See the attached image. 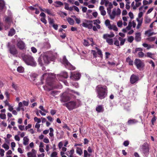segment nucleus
Listing matches in <instances>:
<instances>
[{"label": "nucleus", "instance_id": "obj_25", "mask_svg": "<svg viewBox=\"0 0 157 157\" xmlns=\"http://www.w3.org/2000/svg\"><path fill=\"white\" fill-rule=\"evenodd\" d=\"M138 121L135 119H130L128 121L127 123L128 125H131L137 123Z\"/></svg>", "mask_w": 157, "mask_h": 157}, {"label": "nucleus", "instance_id": "obj_63", "mask_svg": "<svg viewBox=\"0 0 157 157\" xmlns=\"http://www.w3.org/2000/svg\"><path fill=\"white\" fill-rule=\"evenodd\" d=\"M47 118L48 120L50 122H52L53 121V118L51 116H48L47 117Z\"/></svg>", "mask_w": 157, "mask_h": 157}, {"label": "nucleus", "instance_id": "obj_46", "mask_svg": "<svg viewBox=\"0 0 157 157\" xmlns=\"http://www.w3.org/2000/svg\"><path fill=\"white\" fill-rule=\"evenodd\" d=\"M133 40L134 37L132 36L129 37L128 38V41L130 43L132 42Z\"/></svg>", "mask_w": 157, "mask_h": 157}, {"label": "nucleus", "instance_id": "obj_17", "mask_svg": "<svg viewBox=\"0 0 157 157\" xmlns=\"http://www.w3.org/2000/svg\"><path fill=\"white\" fill-rule=\"evenodd\" d=\"M17 46L21 49H23L25 46L24 43L21 40H20L18 42L17 44Z\"/></svg>", "mask_w": 157, "mask_h": 157}, {"label": "nucleus", "instance_id": "obj_61", "mask_svg": "<svg viewBox=\"0 0 157 157\" xmlns=\"http://www.w3.org/2000/svg\"><path fill=\"white\" fill-rule=\"evenodd\" d=\"M13 106L10 105L8 106V109L10 111H12L13 110Z\"/></svg>", "mask_w": 157, "mask_h": 157}, {"label": "nucleus", "instance_id": "obj_15", "mask_svg": "<svg viewBox=\"0 0 157 157\" xmlns=\"http://www.w3.org/2000/svg\"><path fill=\"white\" fill-rule=\"evenodd\" d=\"M68 75L67 72H61L60 75H57L58 79L59 80H61V78L63 77L64 78H67L68 77Z\"/></svg>", "mask_w": 157, "mask_h": 157}, {"label": "nucleus", "instance_id": "obj_58", "mask_svg": "<svg viewBox=\"0 0 157 157\" xmlns=\"http://www.w3.org/2000/svg\"><path fill=\"white\" fill-rule=\"evenodd\" d=\"M117 25L118 27H121L122 25V22L121 21H120L117 23Z\"/></svg>", "mask_w": 157, "mask_h": 157}, {"label": "nucleus", "instance_id": "obj_20", "mask_svg": "<svg viewBox=\"0 0 157 157\" xmlns=\"http://www.w3.org/2000/svg\"><path fill=\"white\" fill-rule=\"evenodd\" d=\"M96 110L98 113L103 112L104 111L103 106L101 105H98L96 108Z\"/></svg>", "mask_w": 157, "mask_h": 157}, {"label": "nucleus", "instance_id": "obj_44", "mask_svg": "<svg viewBox=\"0 0 157 157\" xmlns=\"http://www.w3.org/2000/svg\"><path fill=\"white\" fill-rule=\"evenodd\" d=\"M2 147L4 148L6 150H8L9 148V146L6 144H4L2 145Z\"/></svg>", "mask_w": 157, "mask_h": 157}, {"label": "nucleus", "instance_id": "obj_38", "mask_svg": "<svg viewBox=\"0 0 157 157\" xmlns=\"http://www.w3.org/2000/svg\"><path fill=\"white\" fill-rule=\"evenodd\" d=\"M22 102V104L23 105V106H28L29 101H25L24 100V101H23Z\"/></svg>", "mask_w": 157, "mask_h": 157}, {"label": "nucleus", "instance_id": "obj_33", "mask_svg": "<svg viewBox=\"0 0 157 157\" xmlns=\"http://www.w3.org/2000/svg\"><path fill=\"white\" fill-rule=\"evenodd\" d=\"M15 33V30L13 29H11L10 31H9V33H8V35L9 36H12Z\"/></svg>", "mask_w": 157, "mask_h": 157}, {"label": "nucleus", "instance_id": "obj_60", "mask_svg": "<svg viewBox=\"0 0 157 157\" xmlns=\"http://www.w3.org/2000/svg\"><path fill=\"white\" fill-rule=\"evenodd\" d=\"M130 3V2H127V4H126L125 7L126 8L127 10H129L130 8V6L129 5V4Z\"/></svg>", "mask_w": 157, "mask_h": 157}, {"label": "nucleus", "instance_id": "obj_10", "mask_svg": "<svg viewBox=\"0 0 157 157\" xmlns=\"http://www.w3.org/2000/svg\"><path fill=\"white\" fill-rule=\"evenodd\" d=\"M139 80L138 76L132 74L131 76L130 79V82L131 84H134L137 82Z\"/></svg>", "mask_w": 157, "mask_h": 157}, {"label": "nucleus", "instance_id": "obj_13", "mask_svg": "<svg viewBox=\"0 0 157 157\" xmlns=\"http://www.w3.org/2000/svg\"><path fill=\"white\" fill-rule=\"evenodd\" d=\"M36 151L32 149L31 151L27 153V157H36Z\"/></svg>", "mask_w": 157, "mask_h": 157}, {"label": "nucleus", "instance_id": "obj_12", "mask_svg": "<svg viewBox=\"0 0 157 157\" xmlns=\"http://www.w3.org/2000/svg\"><path fill=\"white\" fill-rule=\"evenodd\" d=\"M9 51L10 53L13 56H16L18 53L14 45H12L9 47Z\"/></svg>", "mask_w": 157, "mask_h": 157}, {"label": "nucleus", "instance_id": "obj_45", "mask_svg": "<svg viewBox=\"0 0 157 157\" xmlns=\"http://www.w3.org/2000/svg\"><path fill=\"white\" fill-rule=\"evenodd\" d=\"M57 153L56 151H53L51 155V157H58L57 156Z\"/></svg>", "mask_w": 157, "mask_h": 157}, {"label": "nucleus", "instance_id": "obj_47", "mask_svg": "<svg viewBox=\"0 0 157 157\" xmlns=\"http://www.w3.org/2000/svg\"><path fill=\"white\" fill-rule=\"evenodd\" d=\"M132 26V23L130 21L129 22L128 26L126 27V29L128 30H129L130 29L131 27Z\"/></svg>", "mask_w": 157, "mask_h": 157}, {"label": "nucleus", "instance_id": "obj_37", "mask_svg": "<svg viewBox=\"0 0 157 157\" xmlns=\"http://www.w3.org/2000/svg\"><path fill=\"white\" fill-rule=\"evenodd\" d=\"M17 70L19 73H22L24 71V69L22 67H19L17 68Z\"/></svg>", "mask_w": 157, "mask_h": 157}, {"label": "nucleus", "instance_id": "obj_52", "mask_svg": "<svg viewBox=\"0 0 157 157\" xmlns=\"http://www.w3.org/2000/svg\"><path fill=\"white\" fill-rule=\"evenodd\" d=\"M0 118L2 119H5L6 118V115L4 113H1L0 114Z\"/></svg>", "mask_w": 157, "mask_h": 157}, {"label": "nucleus", "instance_id": "obj_30", "mask_svg": "<svg viewBox=\"0 0 157 157\" xmlns=\"http://www.w3.org/2000/svg\"><path fill=\"white\" fill-rule=\"evenodd\" d=\"M126 61L128 63V64L132 66L133 65V61L131 60L130 57H128L126 59Z\"/></svg>", "mask_w": 157, "mask_h": 157}, {"label": "nucleus", "instance_id": "obj_54", "mask_svg": "<svg viewBox=\"0 0 157 157\" xmlns=\"http://www.w3.org/2000/svg\"><path fill=\"white\" fill-rule=\"evenodd\" d=\"M41 21L45 24L47 23V20L45 19V17H41L40 19Z\"/></svg>", "mask_w": 157, "mask_h": 157}, {"label": "nucleus", "instance_id": "obj_1", "mask_svg": "<svg viewBox=\"0 0 157 157\" xmlns=\"http://www.w3.org/2000/svg\"><path fill=\"white\" fill-rule=\"evenodd\" d=\"M44 78H47L46 85L43 86L45 90L49 91L52 90L55 87L53 83L52 79L55 77V75L50 73H46L44 74L42 77Z\"/></svg>", "mask_w": 157, "mask_h": 157}, {"label": "nucleus", "instance_id": "obj_23", "mask_svg": "<svg viewBox=\"0 0 157 157\" xmlns=\"http://www.w3.org/2000/svg\"><path fill=\"white\" fill-rule=\"evenodd\" d=\"M82 26L89 29H91L93 27V25L91 23L87 24L86 23H83Z\"/></svg>", "mask_w": 157, "mask_h": 157}, {"label": "nucleus", "instance_id": "obj_11", "mask_svg": "<svg viewBox=\"0 0 157 157\" xmlns=\"http://www.w3.org/2000/svg\"><path fill=\"white\" fill-rule=\"evenodd\" d=\"M5 21L6 24H8L7 26H5L6 29H8L10 26V22L12 21V17L11 15H10L8 16H6L5 17Z\"/></svg>", "mask_w": 157, "mask_h": 157}, {"label": "nucleus", "instance_id": "obj_16", "mask_svg": "<svg viewBox=\"0 0 157 157\" xmlns=\"http://www.w3.org/2000/svg\"><path fill=\"white\" fill-rule=\"evenodd\" d=\"M39 108L41 110L39 111V112L40 113V114L42 116H45L46 115V113H43L42 111L44 112L47 113H48V111L47 110H45L44 107L42 105L40 106L39 107Z\"/></svg>", "mask_w": 157, "mask_h": 157}, {"label": "nucleus", "instance_id": "obj_48", "mask_svg": "<svg viewBox=\"0 0 157 157\" xmlns=\"http://www.w3.org/2000/svg\"><path fill=\"white\" fill-rule=\"evenodd\" d=\"M138 56L139 57L142 58L144 56V53L141 51H140L138 53Z\"/></svg>", "mask_w": 157, "mask_h": 157}, {"label": "nucleus", "instance_id": "obj_43", "mask_svg": "<svg viewBox=\"0 0 157 157\" xmlns=\"http://www.w3.org/2000/svg\"><path fill=\"white\" fill-rule=\"evenodd\" d=\"M156 120V117L155 115H154L153 116V118H152V119L151 120V124L153 125H154V123L155 121Z\"/></svg>", "mask_w": 157, "mask_h": 157}, {"label": "nucleus", "instance_id": "obj_35", "mask_svg": "<svg viewBox=\"0 0 157 157\" xmlns=\"http://www.w3.org/2000/svg\"><path fill=\"white\" fill-rule=\"evenodd\" d=\"M105 23L106 25L107 26H108L109 29V28H110V29L111 28V25L110 24V21L108 19L106 20L105 22Z\"/></svg>", "mask_w": 157, "mask_h": 157}, {"label": "nucleus", "instance_id": "obj_9", "mask_svg": "<svg viewBox=\"0 0 157 157\" xmlns=\"http://www.w3.org/2000/svg\"><path fill=\"white\" fill-rule=\"evenodd\" d=\"M69 110H71L75 108L76 103L72 101L68 102L64 105Z\"/></svg>", "mask_w": 157, "mask_h": 157}, {"label": "nucleus", "instance_id": "obj_6", "mask_svg": "<svg viewBox=\"0 0 157 157\" xmlns=\"http://www.w3.org/2000/svg\"><path fill=\"white\" fill-rule=\"evenodd\" d=\"M134 63L137 68L140 70H141L144 66V63L139 59H136L134 60Z\"/></svg>", "mask_w": 157, "mask_h": 157}, {"label": "nucleus", "instance_id": "obj_24", "mask_svg": "<svg viewBox=\"0 0 157 157\" xmlns=\"http://www.w3.org/2000/svg\"><path fill=\"white\" fill-rule=\"evenodd\" d=\"M55 4L54 6L56 7H59L63 5V3L62 2L59 1H56L55 2Z\"/></svg>", "mask_w": 157, "mask_h": 157}, {"label": "nucleus", "instance_id": "obj_21", "mask_svg": "<svg viewBox=\"0 0 157 157\" xmlns=\"http://www.w3.org/2000/svg\"><path fill=\"white\" fill-rule=\"evenodd\" d=\"M111 34H104L103 36V38L104 39H106L107 38H112L115 35L113 33H110Z\"/></svg>", "mask_w": 157, "mask_h": 157}, {"label": "nucleus", "instance_id": "obj_36", "mask_svg": "<svg viewBox=\"0 0 157 157\" xmlns=\"http://www.w3.org/2000/svg\"><path fill=\"white\" fill-rule=\"evenodd\" d=\"M50 132L49 133V135L50 137H53L54 136V130L52 128H49Z\"/></svg>", "mask_w": 157, "mask_h": 157}, {"label": "nucleus", "instance_id": "obj_31", "mask_svg": "<svg viewBox=\"0 0 157 157\" xmlns=\"http://www.w3.org/2000/svg\"><path fill=\"white\" fill-rule=\"evenodd\" d=\"M5 6V3L3 1L0 0V11H1Z\"/></svg>", "mask_w": 157, "mask_h": 157}, {"label": "nucleus", "instance_id": "obj_2", "mask_svg": "<svg viewBox=\"0 0 157 157\" xmlns=\"http://www.w3.org/2000/svg\"><path fill=\"white\" fill-rule=\"evenodd\" d=\"M95 91L97 94V97L100 99L105 98L107 95L108 88L105 85H97L95 87Z\"/></svg>", "mask_w": 157, "mask_h": 157}, {"label": "nucleus", "instance_id": "obj_26", "mask_svg": "<svg viewBox=\"0 0 157 157\" xmlns=\"http://www.w3.org/2000/svg\"><path fill=\"white\" fill-rule=\"evenodd\" d=\"M136 21L138 22L137 25V29H139L142 23L143 18H142L140 20L139 18H137Z\"/></svg>", "mask_w": 157, "mask_h": 157}, {"label": "nucleus", "instance_id": "obj_42", "mask_svg": "<svg viewBox=\"0 0 157 157\" xmlns=\"http://www.w3.org/2000/svg\"><path fill=\"white\" fill-rule=\"evenodd\" d=\"M34 120L35 122H37L36 123L39 124L41 122V120L40 118H38L36 117H35L34 118Z\"/></svg>", "mask_w": 157, "mask_h": 157}, {"label": "nucleus", "instance_id": "obj_64", "mask_svg": "<svg viewBox=\"0 0 157 157\" xmlns=\"http://www.w3.org/2000/svg\"><path fill=\"white\" fill-rule=\"evenodd\" d=\"M12 86L13 88L14 89L16 90H17V86L14 83H13L12 84Z\"/></svg>", "mask_w": 157, "mask_h": 157}, {"label": "nucleus", "instance_id": "obj_40", "mask_svg": "<svg viewBox=\"0 0 157 157\" xmlns=\"http://www.w3.org/2000/svg\"><path fill=\"white\" fill-rule=\"evenodd\" d=\"M114 39L116 40L114 42V44L117 47H119L120 46L119 40H117L115 38H114Z\"/></svg>", "mask_w": 157, "mask_h": 157}, {"label": "nucleus", "instance_id": "obj_57", "mask_svg": "<svg viewBox=\"0 0 157 157\" xmlns=\"http://www.w3.org/2000/svg\"><path fill=\"white\" fill-rule=\"evenodd\" d=\"M49 146L50 145L48 144H46V145L45 150L48 152V151L49 150Z\"/></svg>", "mask_w": 157, "mask_h": 157}, {"label": "nucleus", "instance_id": "obj_49", "mask_svg": "<svg viewBox=\"0 0 157 157\" xmlns=\"http://www.w3.org/2000/svg\"><path fill=\"white\" fill-rule=\"evenodd\" d=\"M83 45L85 46H89L90 45V44L89 43V42L85 40H83Z\"/></svg>", "mask_w": 157, "mask_h": 157}, {"label": "nucleus", "instance_id": "obj_14", "mask_svg": "<svg viewBox=\"0 0 157 157\" xmlns=\"http://www.w3.org/2000/svg\"><path fill=\"white\" fill-rule=\"evenodd\" d=\"M70 78L73 80H78V72H71Z\"/></svg>", "mask_w": 157, "mask_h": 157}, {"label": "nucleus", "instance_id": "obj_53", "mask_svg": "<svg viewBox=\"0 0 157 157\" xmlns=\"http://www.w3.org/2000/svg\"><path fill=\"white\" fill-rule=\"evenodd\" d=\"M31 50L32 52L34 53H36L37 51V50L34 47H31Z\"/></svg>", "mask_w": 157, "mask_h": 157}, {"label": "nucleus", "instance_id": "obj_41", "mask_svg": "<svg viewBox=\"0 0 157 157\" xmlns=\"http://www.w3.org/2000/svg\"><path fill=\"white\" fill-rule=\"evenodd\" d=\"M111 28L110 29V28H109V29L110 30L111 29H113L114 31H117L118 30V29L117 28V26L115 25H113L111 26Z\"/></svg>", "mask_w": 157, "mask_h": 157}, {"label": "nucleus", "instance_id": "obj_50", "mask_svg": "<svg viewBox=\"0 0 157 157\" xmlns=\"http://www.w3.org/2000/svg\"><path fill=\"white\" fill-rule=\"evenodd\" d=\"M144 21L145 23H148L151 21V20L149 18L147 17H146L145 18Z\"/></svg>", "mask_w": 157, "mask_h": 157}, {"label": "nucleus", "instance_id": "obj_22", "mask_svg": "<svg viewBox=\"0 0 157 157\" xmlns=\"http://www.w3.org/2000/svg\"><path fill=\"white\" fill-rule=\"evenodd\" d=\"M23 105L22 104V102H19L18 103V107L16 108V110L17 111H19L21 110H22V111H24V108H22Z\"/></svg>", "mask_w": 157, "mask_h": 157}, {"label": "nucleus", "instance_id": "obj_18", "mask_svg": "<svg viewBox=\"0 0 157 157\" xmlns=\"http://www.w3.org/2000/svg\"><path fill=\"white\" fill-rule=\"evenodd\" d=\"M141 34L140 33H137L135 34V40L137 42L140 41L141 40Z\"/></svg>", "mask_w": 157, "mask_h": 157}, {"label": "nucleus", "instance_id": "obj_55", "mask_svg": "<svg viewBox=\"0 0 157 157\" xmlns=\"http://www.w3.org/2000/svg\"><path fill=\"white\" fill-rule=\"evenodd\" d=\"M91 52L92 53L93 57L94 58H96L97 57V53L96 51L94 50H92L91 51Z\"/></svg>", "mask_w": 157, "mask_h": 157}, {"label": "nucleus", "instance_id": "obj_3", "mask_svg": "<svg viewBox=\"0 0 157 157\" xmlns=\"http://www.w3.org/2000/svg\"><path fill=\"white\" fill-rule=\"evenodd\" d=\"M55 57L49 55L48 53H44L41 55L38 59L39 64L41 66L49 63L50 61H53Z\"/></svg>", "mask_w": 157, "mask_h": 157}, {"label": "nucleus", "instance_id": "obj_59", "mask_svg": "<svg viewBox=\"0 0 157 157\" xmlns=\"http://www.w3.org/2000/svg\"><path fill=\"white\" fill-rule=\"evenodd\" d=\"M63 143L62 142H60L58 144V147L59 149H61L63 146Z\"/></svg>", "mask_w": 157, "mask_h": 157}, {"label": "nucleus", "instance_id": "obj_27", "mask_svg": "<svg viewBox=\"0 0 157 157\" xmlns=\"http://www.w3.org/2000/svg\"><path fill=\"white\" fill-rule=\"evenodd\" d=\"M74 153V150L72 149L71 150L68 151L66 153V154L69 157H71L72 156H73Z\"/></svg>", "mask_w": 157, "mask_h": 157}, {"label": "nucleus", "instance_id": "obj_62", "mask_svg": "<svg viewBox=\"0 0 157 157\" xmlns=\"http://www.w3.org/2000/svg\"><path fill=\"white\" fill-rule=\"evenodd\" d=\"M129 144V142L128 140L125 141L123 143V145L125 146H127Z\"/></svg>", "mask_w": 157, "mask_h": 157}, {"label": "nucleus", "instance_id": "obj_34", "mask_svg": "<svg viewBox=\"0 0 157 157\" xmlns=\"http://www.w3.org/2000/svg\"><path fill=\"white\" fill-rule=\"evenodd\" d=\"M67 21L70 25H74V21L72 18L70 17L68 18L67 19Z\"/></svg>", "mask_w": 157, "mask_h": 157}, {"label": "nucleus", "instance_id": "obj_29", "mask_svg": "<svg viewBox=\"0 0 157 157\" xmlns=\"http://www.w3.org/2000/svg\"><path fill=\"white\" fill-rule=\"evenodd\" d=\"M23 144L25 145H28L29 144V139L27 137L25 136L23 138Z\"/></svg>", "mask_w": 157, "mask_h": 157}, {"label": "nucleus", "instance_id": "obj_51", "mask_svg": "<svg viewBox=\"0 0 157 157\" xmlns=\"http://www.w3.org/2000/svg\"><path fill=\"white\" fill-rule=\"evenodd\" d=\"M4 150L0 148V155L1 157H3L4 155Z\"/></svg>", "mask_w": 157, "mask_h": 157}, {"label": "nucleus", "instance_id": "obj_19", "mask_svg": "<svg viewBox=\"0 0 157 157\" xmlns=\"http://www.w3.org/2000/svg\"><path fill=\"white\" fill-rule=\"evenodd\" d=\"M155 54L154 53H152L151 52H147L146 54L145 55V56L148 58H150L153 59H155L154 56Z\"/></svg>", "mask_w": 157, "mask_h": 157}, {"label": "nucleus", "instance_id": "obj_32", "mask_svg": "<svg viewBox=\"0 0 157 157\" xmlns=\"http://www.w3.org/2000/svg\"><path fill=\"white\" fill-rule=\"evenodd\" d=\"M106 40V42L109 45H111L113 44V39H109L107 38L106 39H104Z\"/></svg>", "mask_w": 157, "mask_h": 157}, {"label": "nucleus", "instance_id": "obj_4", "mask_svg": "<svg viewBox=\"0 0 157 157\" xmlns=\"http://www.w3.org/2000/svg\"><path fill=\"white\" fill-rule=\"evenodd\" d=\"M21 57L26 64L34 67L36 66L37 63L32 56L22 54Z\"/></svg>", "mask_w": 157, "mask_h": 157}, {"label": "nucleus", "instance_id": "obj_28", "mask_svg": "<svg viewBox=\"0 0 157 157\" xmlns=\"http://www.w3.org/2000/svg\"><path fill=\"white\" fill-rule=\"evenodd\" d=\"M118 40L119 41H120V45L121 46L123 45L125 41V39H123L121 37H119Z\"/></svg>", "mask_w": 157, "mask_h": 157}, {"label": "nucleus", "instance_id": "obj_7", "mask_svg": "<svg viewBox=\"0 0 157 157\" xmlns=\"http://www.w3.org/2000/svg\"><path fill=\"white\" fill-rule=\"evenodd\" d=\"M63 62L65 65L66 67L70 70H75V67L73 66L68 60L67 59L66 57L64 56L63 57Z\"/></svg>", "mask_w": 157, "mask_h": 157}, {"label": "nucleus", "instance_id": "obj_39", "mask_svg": "<svg viewBox=\"0 0 157 157\" xmlns=\"http://www.w3.org/2000/svg\"><path fill=\"white\" fill-rule=\"evenodd\" d=\"M96 49L98 50L97 53L98 55H99L100 57H102V54L101 50L99 49L97 47L96 48Z\"/></svg>", "mask_w": 157, "mask_h": 157}, {"label": "nucleus", "instance_id": "obj_5", "mask_svg": "<svg viewBox=\"0 0 157 157\" xmlns=\"http://www.w3.org/2000/svg\"><path fill=\"white\" fill-rule=\"evenodd\" d=\"M73 93H76L77 95H78L77 92L75 93L72 91L69 90L68 92H65L63 94L62 96L61 99V102H65L69 100L70 98V95H71Z\"/></svg>", "mask_w": 157, "mask_h": 157}, {"label": "nucleus", "instance_id": "obj_56", "mask_svg": "<svg viewBox=\"0 0 157 157\" xmlns=\"http://www.w3.org/2000/svg\"><path fill=\"white\" fill-rule=\"evenodd\" d=\"M149 63L150 64H151L152 67L154 69L155 67V65L154 62L152 60H151L149 62Z\"/></svg>", "mask_w": 157, "mask_h": 157}, {"label": "nucleus", "instance_id": "obj_8", "mask_svg": "<svg viewBox=\"0 0 157 157\" xmlns=\"http://www.w3.org/2000/svg\"><path fill=\"white\" fill-rule=\"evenodd\" d=\"M149 148L148 144L144 143L141 147V150L144 154H149Z\"/></svg>", "mask_w": 157, "mask_h": 157}]
</instances>
